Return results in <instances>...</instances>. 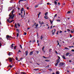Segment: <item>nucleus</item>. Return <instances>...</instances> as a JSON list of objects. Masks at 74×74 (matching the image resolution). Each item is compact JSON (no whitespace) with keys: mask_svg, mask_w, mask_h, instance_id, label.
I'll use <instances>...</instances> for the list:
<instances>
[{"mask_svg":"<svg viewBox=\"0 0 74 74\" xmlns=\"http://www.w3.org/2000/svg\"><path fill=\"white\" fill-rule=\"evenodd\" d=\"M14 11V10H13L11 13L9 15V16H10V17L9 18V19H13V18L14 17V14H13Z\"/></svg>","mask_w":74,"mask_h":74,"instance_id":"f257e3e1","label":"nucleus"},{"mask_svg":"<svg viewBox=\"0 0 74 74\" xmlns=\"http://www.w3.org/2000/svg\"><path fill=\"white\" fill-rule=\"evenodd\" d=\"M6 38L7 39H8V38H11V36L9 35H7Z\"/></svg>","mask_w":74,"mask_h":74,"instance_id":"f03ea898","label":"nucleus"},{"mask_svg":"<svg viewBox=\"0 0 74 74\" xmlns=\"http://www.w3.org/2000/svg\"><path fill=\"white\" fill-rule=\"evenodd\" d=\"M8 59H9L10 62H12V58H8Z\"/></svg>","mask_w":74,"mask_h":74,"instance_id":"7ed1b4c3","label":"nucleus"},{"mask_svg":"<svg viewBox=\"0 0 74 74\" xmlns=\"http://www.w3.org/2000/svg\"><path fill=\"white\" fill-rule=\"evenodd\" d=\"M61 56L63 59H66V58H65V56H64L62 55Z\"/></svg>","mask_w":74,"mask_h":74,"instance_id":"20e7f679","label":"nucleus"},{"mask_svg":"<svg viewBox=\"0 0 74 74\" xmlns=\"http://www.w3.org/2000/svg\"><path fill=\"white\" fill-rule=\"evenodd\" d=\"M12 55V52H9L8 54V55H9V56H10Z\"/></svg>","mask_w":74,"mask_h":74,"instance_id":"39448f33","label":"nucleus"},{"mask_svg":"<svg viewBox=\"0 0 74 74\" xmlns=\"http://www.w3.org/2000/svg\"><path fill=\"white\" fill-rule=\"evenodd\" d=\"M60 62V60L59 59H58L57 60L56 62L57 63H59V62Z\"/></svg>","mask_w":74,"mask_h":74,"instance_id":"423d86ee","label":"nucleus"},{"mask_svg":"<svg viewBox=\"0 0 74 74\" xmlns=\"http://www.w3.org/2000/svg\"><path fill=\"white\" fill-rule=\"evenodd\" d=\"M63 65H64V63H60V66H63Z\"/></svg>","mask_w":74,"mask_h":74,"instance_id":"0eeeda50","label":"nucleus"},{"mask_svg":"<svg viewBox=\"0 0 74 74\" xmlns=\"http://www.w3.org/2000/svg\"><path fill=\"white\" fill-rule=\"evenodd\" d=\"M33 51H31L29 53V55H33Z\"/></svg>","mask_w":74,"mask_h":74,"instance_id":"6e6552de","label":"nucleus"},{"mask_svg":"<svg viewBox=\"0 0 74 74\" xmlns=\"http://www.w3.org/2000/svg\"><path fill=\"white\" fill-rule=\"evenodd\" d=\"M44 18L45 19H48V17L47 16H45L44 17Z\"/></svg>","mask_w":74,"mask_h":74,"instance_id":"1a4fd4ad","label":"nucleus"},{"mask_svg":"<svg viewBox=\"0 0 74 74\" xmlns=\"http://www.w3.org/2000/svg\"><path fill=\"white\" fill-rule=\"evenodd\" d=\"M25 54L26 56H27L28 55V51L27 50L25 51Z\"/></svg>","mask_w":74,"mask_h":74,"instance_id":"9d476101","label":"nucleus"},{"mask_svg":"<svg viewBox=\"0 0 74 74\" xmlns=\"http://www.w3.org/2000/svg\"><path fill=\"white\" fill-rule=\"evenodd\" d=\"M51 32H52V34H54V33H55V31H54V30H52L51 31Z\"/></svg>","mask_w":74,"mask_h":74,"instance_id":"9b49d317","label":"nucleus"},{"mask_svg":"<svg viewBox=\"0 0 74 74\" xmlns=\"http://www.w3.org/2000/svg\"><path fill=\"white\" fill-rule=\"evenodd\" d=\"M15 27L17 29V24H16V23H15Z\"/></svg>","mask_w":74,"mask_h":74,"instance_id":"f8f14e48","label":"nucleus"},{"mask_svg":"<svg viewBox=\"0 0 74 74\" xmlns=\"http://www.w3.org/2000/svg\"><path fill=\"white\" fill-rule=\"evenodd\" d=\"M44 38V37H43V36H42V35L41 36H40V39H41V40H42V38Z\"/></svg>","mask_w":74,"mask_h":74,"instance_id":"ddd939ff","label":"nucleus"},{"mask_svg":"<svg viewBox=\"0 0 74 74\" xmlns=\"http://www.w3.org/2000/svg\"><path fill=\"white\" fill-rule=\"evenodd\" d=\"M26 1V0H20L18 3H19L20 1Z\"/></svg>","mask_w":74,"mask_h":74,"instance_id":"4468645a","label":"nucleus"},{"mask_svg":"<svg viewBox=\"0 0 74 74\" xmlns=\"http://www.w3.org/2000/svg\"><path fill=\"white\" fill-rule=\"evenodd\" d=\"M38 7V5H36L35 6V8H37Z\"/></svg>","mask_w":74,"mask_h":74,"instance_id":"2eb2a0df","label":"nucleus"},{"mask_svg":"<svg viewBox=\"0 0 74 74\" xmlns=\"http://www.w3.org/2000/svg\"><path fill=\"white\" fill-rule=\"evenodd\" d=\"M59 71H57L56 72V74H59Z\"/></svg>","mask_w":74,"mask_h":74,"instance_id":"dca6fc26","label":"nucleus"},{"mask_svg":"<svg viewBox=\"0 0 74 74\" xmlns=\"http://www.w3.org/2000/svg\"><path fill=\"white\" fill-rule=\"evenodd\" d=\"M41 14V12H39V14H38V18H39L40 17V15Z\"/></svg>","mask_w":74,"mask_h":74,"instance_id":"f3484780","label":"nucleus"},{"mask_svg":"<svg viewBox=\"0 0 74 74\" xmlns=\"http://www.w3.org/2000/svg\"><path fill=\"white\" fill-rule=\"evenodd\" d=\"M64 49H68V50L70 49L68 48L67 47H65Z\"/></svg>","mask_w":74,"mask_h":74,"instance_id":"a211bd4d","label":"nucleus"},{"mask_svg":"<svg viewBox=\"0 0 74 74\" xmlns=\"http://www.w3.org/2000/svg\"><path fill=\"white\" fill-rule=\"evenodd\" d=\"M34 70H36V71H37V70H39V69L37 68V69H34Z\"/></svg>","mask_w":74,"mask_h":74,"instance_id":"6ab92c4d","label":"nucleus"},{"mask_svg":"<svg viewBox=\"0 0 74 74\" xmlns=\"http://www.w3.org/2000/svg\"><path fill=\"white\" fill-rule=\"evenodd\" d=\"M69 53H66V56H69Z\"/></svg>","mask_w":74,"mask_h":74,"instance_id":"aec40b11","label":"nucleus"},{"mask_svg":"<svg viewBox=\"0 0 74 74\" xmlns=\"http://www.w3.org/2000/svg\"><path fill=\"white\" fill-rule=\"evenodd\" d=\"M21 11H23V12H24V11H23V8H21Z\"/></svg>","mask_w":74,"mask_h":74,"instance_id":"412c9836","label":"nucleus"},{"mask_svg":"<svg viewBox=\"0 0 74 74\" xmlns=\"http://www.w3.org/2000/svg\"><path fill=\"white\" fill-rule=\"evenodd\" d=\"M14 20H12L11 21H10V23H12V22H14Z\"/></svg>","mask_w":74,"mask_h":74,"instance_id":"4be33fe9","label":"nucleus"},{"mask_svg":"<svg viewBox=\"0 0 74 74\" xmlns=\"http://www.w3.org/2000/svg\"><path fill=\"white\" fill-rule=\"evenodd\" d=\"M48 12H46V13L45 14V16L47 15V14H48Z\"/></svg>","mask_w":74,"mask_h":74,"instance_id":"5701e85b","label":"nucleus"},{"mask_svg":"<svg viewBox=\"0 0 74 74\" xmlns=\"http://www.w3.org/2000/svg\"><path fill=\"white\" fill-rule=\"evenodd\" d=\"M13 45H14V44H12L11 45V47H12V48H13L14 47V46H13Z\"/></svg>","mask_w":74,"mask_h":74,"instance_id":"b1692460","label":"nucleus"},{"mask_svg":"<svg viewBox=\"0 0 74 74\" xmlns=\"http://www.w3.org/2000/svg\"><path fill=\"white\" fill-rule=\"evenodd\" d=\"M7 22H8L9 23L10 22V20H9V19H7Z\"/></svg>","mask_w":74,"mask_h":74,"instance_id":"393cba45","label":"nucleus"},{"mask_svg":"<svg viewBox=\"0 0 74 74\" xmlns=\"http://www.w3.org/2000/svg\"><path fill=\"white\" fill-rule=\"evenodd\" d=\"M36 52L37 53V54H38L39 53V51H36Z\"/></svg>","mask_w":74,"mask_h":74,"instance_id":"a878e982","label":"nucleus"},{"mask_svg":"<svg viewBox=\"0 0 74 74\" xmlns=\"http://www.w3.org/2000/svg\"><path fill=\"white\" fill-rule=\"evenodd\" d=\"M16 46H15L14 47V49H16Z\"/></svg>","mask_w":74,"mask_h":74,"instance_id":"bb28decb","label":"nucleus"},{"mask_svg":"<svg viewBox=\"0 0 74 74\" xmlns=\"http://www.w3.org/2000/svg\"><path fill=\"white\" fill-rule=\"evenodd\" d=\"M38 24H36V25H35L36 27H38Z\"/></svg>","mask_w":74,"mask_h":74,"instance_id":"cd10ccee","label":"nucleus"},{"mask_svg":"<svg viewBox=\"0 0 74 74\" xmlns=\"http://www.w3.org/2000/svg\"><path fill=\"white\" fill-rule=\"evenodd\" d=\"M58 64H59V63L57 62V63H56L55 64L56 66H57V65H58Z\"/></svg>","mask_w":74,"mask_h":74,"instance_id":"c85d7f7f","label":"nucleus"},{"mask_svg":"<svg viewBox=\"0 0 74 74\" xmlns=\"http://www.w3.org/2000/svg\"><path fill=\"white\" fill-rule=\"evenodd\" d=\"M71 33H74V31H73L72 30H71Z\"/></svg>","mask_w":74,"mask_h":74,"instance_id":"c756f323","label":"nucleus"},{"mask_svg":"<svg viewBox=\"0 0 74 74\" xmlns=\"http://www.w3.org/2000/svg\"><path fill=\"white\" fill-rule=\"evenodd\" d=\"M20 48H21V49H22V45H20Z\"/></svg>","mask_w":74,"mask_h":74,"instance_id":"7c9ffc66","label":"nucleus"},{"mask_svg":"<svg viewBox=\"0 0 74 74\" xmlns=\"http://www.w3.org/2000/svg\"><path fill=\"white\" fill-rule=\"evenodd\" d=\"M0 41H3V39L1 38H0Z\"/></svg>","mask_w":74,"mask_h":74,"instance_id":"2f4dec72","label":"nucleus"},{"mask_svg":"<svg viewBox=\"0 0 74 74\" xmlns=\"http://www.w3.org/2000/svg\"><path fill=\"white\" fill-rule=\"evenodd\" d=\"M44 47H43L42 48V50L44 51Z\"/></svg>","mask_w":74,"mask_h":74,"instance_id":"473e14b6","label":"nucleus"},{"mask_svg":"<svg viewBox=\"0 0 74 74\" xmlns=\"http://www.w3.org/2000/svg\"><path fill=\"white\" fill-rule=\"evenodd\" d=\"M26 74V73L22 72V73L21 74Z\"/></svg>","mask_w":74,"mask_h":74,"instance_id":"72a5a7b5","label":"nucleus"},{"mask_svg":"<svg viewBox=\"0 0 74 74\" xmlns=\"http://www.w3.org/2000/svg\"><path fill=\"white\" fill-rule=\"evenodd\" d=\"M17 25L19 27H20V24H19V23H17Z\"/></svg>","mask_w":74,"mask_h":74,"instance_id":"f704fd0d","label":"nucleus"},{"mask_svg":"<svg viewBox=\"0 0 74 74\" xmlns=\"http://www.w3.org/2000/svg\"><path fill=\"white\" fill-rule=\"evenodd\" d=\"M44 23L43 22H42L40 25H43V24H44Z\"/></svg>","mask_w":74,"mask_h":74,"instance_id":"c9c22d12","label":"nucleus"},{"mask_svg":"<svg viewBox=\"0 0 74 74\" xmlns=\"http://www.w3.org/2000/svg\"><path fill=\"white\" fill-rule=\"evenodd\" d=\"M45 61H46V62H49V60H45Z\"/></svg>","mask_w":74,"mask_h":74,"instance_id":"e433bc0d","label":"nucleus"},{"mask_svg":"<svg viewBox=\"0 0 74 74\" xmlns=\"http://www.w3.org/2000/svg\"><path fill=\"white\" fill-rule=\"evenodd\" d=\"M19 36V34L18 33H17V37H18Z\"/></svg>","mask_w":74,"mask_h":74,"instance_id":"4c0bfd02","label":"nucleus"},{"mask_svg":"<svg viewBox=\"0 0 74 74\" xmlns=\"http://www.w3.org/2000/svg\"><path fill=\"white\" fill-rule=\"evenodd\" d=\"M38 22H39V24H40V25H41V21H39Z\"/></svg>","mask_w":74,"mask_h":74,"instance_id":"58836bf2","label":"nucleus"},{"mask_svg":"<svg viewBox=\"0 0 74 74\" xmlns=\"http://www.w3.org/2000/svg\"><path fill=\"white\" fill-rule=\"evenodd\" d=\"M54 3L55 4H57V2H56V1H55Z\"/></svg>","mask_w":74,"mask_h":74,"instance_id":"ea45409f","label":"nucleus"},{"mask_svg":"<svg viewBox=\"0 0 74 74\" xmlns=\"http://www.w3.org/2000/svg\"><path fill=\"white\" fill-rule=\"evenodd\" d=\"M9 66L11 68H12V66L11 65H10Z\"/></svg>","mask_w":74,"mask_h":74,"instance_id":"a19ab883","label":"nucleus"},{"mask_svg":"<svg viewBox=\"0 0 74 74\" xmlns=\"http://www.w3.org/2000/svg\"><path fill=\"white\" fill-rule=\"evenodd\" d=\"M57 21L58 22H60V20H59V19L57 20Z\"/></svg>","mask_w":74,"mask_h":74,"instance_id":"79ce46f5","label":"nucleus"},{"mask_svg":"<svg viewBox=\"0 0 74 74\" xmlns=\"http://www.w3.org/2000/svg\"><path fill=\"white\" fill-rule=\"evenodd\" d=\"M56 16H57V14H56L54 16V17H56Z\"/></svg>","mask_w":74,"mask_h":74,"instance_id":"37998d69","label":"nucleus"},{"mask_svg":"<svg viewBox=\"0 0 74 74\" xmlns=\"http://www.w3.org/2000/svg\"><path fill=\"white\" fill-rule=\"evenodd\" d=\"M57 42H58V45H60V44H59V42L57 40Z\"/></svg>","mask_w":74,"mask_h":74,"instance_id":"c03bdc74","label":"nucleus"},{"mask_svg":"<svg viewBox=\"0 0 74 74\" xmlns=\"http://www.w3.org/2000/svg\"><path fill=\"white\" fill-rule=\"evenodd\" d=\"M24 16H25V10L24 11Z\"/></svg>","mask_w":74,"mask_h":74,"instance_id":"a18cd8bd","label":"nucleus"},{"mask_svg":"<svg viewBox=\"0 0 74 74\" xmlns=\"http://www.w3.org/2000/svg\"><path fill=\"white\" fill-rule=\"evenodd\" d=\"M70 11H68V12H67V13L68 14H70Z\"/></svg>","mask_w":74,"mask_h":74,"instance_id":"49530a36","label":"nucleus"},{"mask_svg":"<svg viewBox=\"0 0 74 74\" xmlns=\"http://www.w3.org/2000/svg\"><path fill=\"white\" fill-rule=\"evenodd\" d=\"M1 47V43L0 42V47Z\"/></svg>","mask_w":74,"mask_h":74,"instance_id":"de8ad7c7","label":"nucleus"},{"mask_svg":"<svg viewBox=\"0 0 74 74\" xmlns=\"http://www.w3.org/2000/svg\"><path fill=\"white\" fill-rule=\"evenodd\" d=\"M58 33H59V31H57V33H56V34L57 35H58Z\"/></svg>","mask_w":74,"mask_h":74,"instance_id":"09e8293b","label":"nucleus"},{"mask_svg":"<svg viewBox=\"0 0 74 74\" xmlns=\"http://www.w3.org/2000/svg\"><path fill=\"white\" fill-rule=\"evenodd\" d=\"M50 22L51 23V24H52V21H51V20H50Z\"/></svg>","mask_w":74,"mask_h":74,"instance_id":"8fccbe9b","label":"nucleus"},{"mask_svg":"<svg viewBox=\"0 0 74 74\" xmlns=\"http://www.w3.org/2000/svg\"><path fill=\"white\" fill-rule=\"evenodd\" d=\"M58 58H59L58 59H60V57L59 56H58Z\"/></svg>","mask_w":74,"mask_h":74,"instance_id":"3c124183","label":"nucleus"},{"mask_svg":"<svg viewBox=\"0 0 74 74\" xmlns=\"http://www.w3.org/2000/svg\"><path fill=\"white\" fill-rule=\"evenodd\" d=\"M12 0H11V1H10V3H12Z\"/></svg>","mask_w":74,"mask_h":74,"instance_id":"603ef678","label":"nucleus"},{"mask_svg":"<svg viewBox=\"0 0 74 74\" xmlns=\"http://www.w3.org/2000/svg\"><path fill=\"white\" fill-rule=\"evenodd\" d=\"M69 62H70V63H71V62H72V61L71 60H70L69 61Z\"/></svg>","mask_w":74,"mask_h":74,"instance_id":"864d4df0","label":"nucleus"},{"mask_svg":"<svg viewBox=\"0 0 74 74\" xmlns=\"http://www.w3.org/2000/svg\"><path fill=\"white\" fill-rule=\"evenodd\" d=\"M27 34V33H26L24 32V35H26Z\"/></svg>","mask_w":74,"mask_h":74,"instance_id":"5fc2aeb1","label":"nucleus"},{"mask_svg":"<svg viewBox=\"0 0 74 74\" xmlns=\"http://www.w3.org/2000/svg\"><path fill=\"white\" fill-rule=\"evenodd\" d=\"M67 31H68V32H70V29H67Z\"/></svg>","mask_w":74,"mask_h":74,"instance_id":"6e6d98bb","label":"nucleus"},{"mask_svg":"<svg viewBox=\"0 0 74 74\" xmlns=\"http://www.w3.org/2000/svg\"><path fill=\"white\" fill-rule=\"evenodd\" d=\"M34 26H35L36 25V23H34Z\"/></svg>","mask_w":74,"mask_h":74,"instance_id":"4d7b16f0","label":"nucleus"},{"mask_svg":"<svg viewBox=\"0 0 74 74\" xmlns=\"http://www.w3.org/2000/svg\"><path fill=\"white\" fill-rule=\"evenodd\" d=\"M62 31H60V32H59V33H62Z\"/></svg>","mask_w":74,"mask_h":74,"instance_id":"13d9d810","label":"nucleus"},{"mask_svg":"<svg viewBox=\"0 0 74 74\" xmlns=\"http://www.w3.org/2000/svg\"><path fill=\"white\" fill-rule=\"evenodd\" d=\"M43 57L44 58H45V59H46V58H47L46 57H45V56H43Z\"/></svg>","mask_w":74,"mask_h":74,"instance_id":"bf43d9fd","label":"nucleus"},{"mask_svg":"<svg viewBox=\"0 0 74 74\" xmlns=\"http://www.w3.org/2000/svg\"><path fill=\"white\" fill-rule=\"evenodd\" d=\"M18 52H21V51L20 50H18Z\"/></svg>","mask_w":74,"mask_h":74,"instance_id":"052dcab7","label":"nucleus"},{"mask_svg":"<svg viewBox=\"0 0 74 74\" xmlns=\"http://www.w3.org/2000/svg\"><path fill=\"white\" fill-rule=\"evenodd\" d=\"M70 37H72V35H71L70 34Z\"/></svg>","mask_w":74,"mask_h":74,"instance_id":"680f3d73","label":"nucleus"},{"mask_svg":"<svg viewBox=\"0 0 74 74\" xmlns=\"http://www.w3.org/2000/svg\"><path fill=\"white\" fill-rule=\"evenodd\" d=\"M16 30V31H17V32H19V29H17Z\"/></svg>","mask_w":74,"mask_h":74,"instance_id":"e2e57ef3","label":"nucleus"},{"mask_svg":"<svg viewBox=\"0 0 74 74\" xmlns=\"http://www.w3.org/2000/svg\"><path fill=\"white\" fill-rule=\"evenodd\" d=\"M55 53H57V54H58V52H57V51H55Z\"/></svg>","mask_w":74,"mask_h":74,"instance_id":"0e129e2a","label":"nucleus"},{"mask_svg":"<svg viewBox=\"0 0 74 74\" xmlns=\"http://www.w3.org/2000/svg\"><path fill=\"white\" fill-rule=\"evenodd\" d=\"M39 42V41L38 40H37V42L38 43Z\"/></svg>","mask_w":74,"mask_h":74,"instance_id":"69168bd1","label":"nucleus"},{"mask_svg":"<svg viewBox=\"0 0 74 74\" xmlns=\"http://www.w3.org/2000/svg\"><path fill=\"white\" fill-rule=\"evenodd\" d=\"M67 73H69V70H67Z\"/></svg>","mask_w":74,"mask_h":74,"instance_id":"338daca9","label":"nucleus"},{"mask_svg":"<svg viewBox=\"0 0 74 74\" xmlns=\"http://www.w3.org/2000/svg\"><path fill=\"white\" fill-rule=\"evenodd\" d=\"M72 51H73V52H74V49H72L71 50Z\"/></svg>","mask_w":74,"mask_h":74,"instance_id":"774afa93","label":"nucleus"}]
</instances>
